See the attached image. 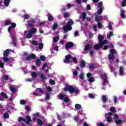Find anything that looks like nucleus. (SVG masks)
I'll use <instances>...</instances> for the list:
<instances>
[{
    "label": "nucleus",
    "mask_w": 126,
    "mask_h": 126,
    "mask_svg": "<svg viewBox=\"0 0 126 126\" xmlns=\"http://www.w3.org/2000/svg\"><path fill=\"white\" fill-rule=\"evenodd\" d=\"M49 83L52 85H55V84H56V82L54 80H50Z\"/></svg>",
    "instance_id": "53"
},
{
    "label": "nucleus",
    "mask_w": 126,
    "mask_h": 126,
    "mask_svg": "<svg viewBox=\"0 0 126 126\" xmlns=\"http://www.w3.org/2000/svg\"><path fill=\"white\" fill-rule=\"evenodd\" d=\"M126 0H123V1H122V6L123 7H125V6H126Z\"/></svg>",
    "instance_id": "51"
},
{
    "label": "nucleus",
    "mask_w": 126,
    "mask_h": 126,
    "mask_svg": "<svg viewBox=\"0 0 126 126\" xmlns=\"http://www.w3.org/2000/svg\"><path fill=\"white\" fill-rule=\"evenodd\" d=\"M106 121L108 122V123H112L113 122V118L110 116H108L106 118Z\"/></svg>",
    "instance_id": "28"
},
{
    "label": "nucleus",
    "mask_w": 126,
    "mask_h": 126,
    "mask_svg": "<svg viewBox=\"0 0 126 126\" xmlns=\"http://www.w3.org/2000/svg\"><path fill=\"white\" fill-rule=\"evenodd\" d=\"M18 121L19 123H21V122H26V120L23 118H21V117L19 118Z\"/></svg>",
    "instance_id": "34"
},
{
    "label": "nucleus",
    "mask_w": 126,
    "mask_h": 126,
    "mask_svg": "<svg viewBox=\"0 0 126 126\" xmlns=\"http://www.w3.org/2000/svg\"><path fill=\"white\" fill-rule=\"evenodd\" d=\"M64 91L66 92V91H68L70 94H73V93H75V94H77L78 93V89L74 88L73 86H66L63 89Z\"/></svg>",
    "instance_id": "3"
},
{
    "label": "nucleus",
    "mask_w": 126,
    "mask_h": 126,
    "mask_svg": "<svg viewBox=\"0 0 126 126\" xmlns=\"http://www.w3.org/2000/svg\"><path fill=\"white\" fill-rule=\"evenodd\" d=\"M110 110L112 113H115V112H116V108H115L114 107H111L110 108Z\"/></svg>",
    "instance_id": "45"
},
{
    "label": "nucleus",
    "mask_w": 126,
    "mask_h": 126,
    "mask_svg": "<svg viewBox=\"0 0 126 126\" xmlns=\"http://www.w3.org/2000/svg\"><path fill=\"white\" fill-rule=\"evenodd\" d=\"M4 118L5 119H9V114L7 113H5L4 114Z\"/></svg>",
    "instance_id": "41"
},
{
    "label": "nucleus",
    "mask_w": 126,
    "mask_h": 126,
    "mask_svg": "<svg viewBox=\"0 0 126 126\" xmlns=\"http://www.w3.org/2000/svg\"><path fill=\"white\" fill-rule=\"evenodd\" d=\"M70 14L69 13H67V12H65L63 15V17L64 18H68V17H69L70 16Z\"/></svg>",
    "instance_id": "31"
},
{
    "label": "nucleus",
    "mask_w": 126,
    "mask_h": 126,
    "mask_svg": "<svg viewBox=\"0 0 126 126\" xmlns=\"http://www.w3.org/2000/svg\"><path fill=\"white\" fill-rule=\"evenodd\" d=\"M31 76H32V78H36V77H37V73L32 72L31 73Z\"/></svg>",
    "instance_id": "32"
},
{
    "label": "nucleus",
    "mask_w": 126,
    "mask_h": 126,
    "mask_svg": "<svg viewBox=\"0 0 126 126\" xmlns=\"http://www.w3.org/2000/svg\"><path fill=\"white\" fill-rule=\"evenodd\" d=\"M24 19L28 20L29 18V15L27 14H26L24 16Z\"/></svg>",
    "instance_id": "62"
},
{
    "label": "nucleus",
    "mask_w": 126,
    "mask_h": 126,
    "mask_svg": "<svg viewBox=\"0 0 126 126\" xmlns=\"http://www.w3.org/2000/svg\"><path fill=\"white\" fill-rule=\"evenodd\" d=\"M8 56H9V49H6L3 53V56L5 58H7V57H8Z\"/></svg>",
    "instance_id": "12"
},
{
    "label": "nucleus",
    "mask_w": 126,
    "mask_h": 126,
    "mask_svg": "<svg viewBox=\"0 0 126 126\" xmlns=\"http://www.w3.org/2000/svg\"><path fill=\"white\" fill-rule=\"evenodd\" d=\"M3 60L5 63H7V62H9V59H8L7 58H3Z\"/></svg>",
    "instance_id": "61"
},
{
    "label": "nucleus",
    "mask_w": 126,
    "mask_h": 126,
    "mask_svg": "<svg viewBox=\"0 0 126 126\" xmlns=\"http://www.w3.org/2000/svg\"><path fill=\"white\" fill-rule=\"evenodd\" d=\"M10 27H11V28H15V27H16V24L12 23V24H11Z\"/></svg>",
    "instance_id": "58"
},
{
    "label": "nucleus",
    "mask_w": 126,
    "mask_h": 126,
    "mask_svg": "<svg viewBox=\"0 0 126 126\" xmlns=\"http://www.w3.org/2000/svg\"><path fill=\"white\" fill-rule=\"evenodd\" d=\"M121 16L122 18L125 19L126 18V14H125V10L121 9Z\"/></svg>",
    "instance_id": "19"
},
{
    "label": "nucleus",
    "mask_w": 126,
    "mask_h": 126,
    "mask_svg": "<svg viewBox=\"0 0 126 126\" xmlns=\"http://www.w3.org/2000/svg\"><path fill=\"white\" fill-rule=\"evenodd\" d=\"M39 78H40L42 82L43 83H46V80H47V77H46V75H45V74L44 73H41L40 75H39Z\"/></svg>",
    "instance_id": "5"
},
{
    "label": "nucleus",
    "mask_w": 126,
    "mask_h": 126,
    "mask_svg": "<svg viewBox=\"0 0 126 126\" xmlns=\"http://www.w3.org/2000/svg\"><path fill=\"white\" fill-rule=\"evenodd\" d=\"M11 23V21L10 20H6L5 21L4 25L5 26H8V25H9Z\"/></svg>",
    "instance_id": "33"
},
{
    "label": "nucleus",
    "mask_w": 126,
    "mask_h": 126,
    "mask_svg": "<svg viewBox=\"0 0 126 126\" xmlns=\"http://www.w3.org/2000/svg\"><path fill=\"white\" fill-rule=\"evenodd\" d=\"M60 40V37L59 36H56L53 39V41L56 43Z\"/></svg>",
    "instance_id": "40"
},
{
    "label": "nucleus",
    "mask_w": 126,
    "mask_h": 126,
    "mask_svg": "<svg viewBox=\"0 0 126 126\" xmlns=\"http://www.w3.org/2000/svg\"><path fill=\"white\" fill-rule=\"evenodd\" d=\"M33 37V34L29 31V32L27 35V39H30Z\"/></svg>",
    "instance_id": "25"
},
{
    "label": "nucleus",
    "mask_w": 126,
    "mask_h": 126,
    "mask_svg": "<svg viewBox=\"0 0 126 126\" xmlns=\"http://www.w3.org/2000/svg\"><path fill=\"white\" fill-rule=\"evenodd\" d=\"M109 60L113 61L115 60V55L113 54H110L108 56Z\"/></svg>",
    "instance_id": "21"
},
{
    "label": "nucleus",
    "mask_w": 126,
    "mask_h": 126,
    "mask_svg": "<svg viewBox=\"0 0 126 126\" xmlns=\"http://www.w3.org/2000/svg\"><path fill=\"white\" fill-rule=\"evenodd\" d=\"M87 15L86 14V12H84L82 13V19H83V20H85V19H86V18L87 17H86Z\"/></svg>",
    "instance_id": "29"
},
{
    "label": "nucleus",
    "mask_w": 126,
    "mask_h": 126,
    "mask_svg": "<svg viewBox=\"0 0 126 126\" xmlns=\"http://www.w3.org/2000/svg\"><path fill=\"white\" fill-rule=\"evenodd\" d=\"M110 54H112L113 55H114V54H116V50L112 49L110 50Z\"/></svg>",
    "instance_id": "56"
},
{
    "label": "nucleus",
    "mask_w": 126,
    "mask_h": 126,
    "mask_svg": "<svg viewBox=\"0 0 126 126\" xmlns=\"http://www.w3.org/2000/svg\"><path fill=\"white\" fill-rule=\"evenodd\" d=\"M74 24V22L72 20H70L68 21L67 23V25L64 26L63 27V30L65 31V32H67V31H70V30H72V25Z\"/></svg>",
    "instance_id": "2"
},
{
    "label": "nucleus",
    "mask_w": 126,
    "mask_h": 126,
    "mask_svg": "<svg viewBox=\"0 0 126 126\" xmlns=\"http://www.w3.org/2000/svg\"><path fill=\"white\" fill-rule=\"evenodd\" d=\"M36 22V21L34 20V19H31V20L30 22L28 23V25L29 27H31L32 28H33L34 27V23Z\"/></svg>",
    "instance_id": "7"
},
{
    "label": "nucleus",
    "mask_w": 126,
    "mask_h": 126,
    "mask_svg": "<svg viewBox=\"0 0 126 126\" xmlns=\"http://www.w3.org/2000/svg\"><path fill=\"white\" fill-rule=\"evenodd\" d=\"M101 99L103 103H106V102H108V98L107 96L105 95L102 96Z\"/></svg>",
    "instance_id": "18"
},
{
    "label": "nucleus",
    "mask_w": 126,
    "mask_h": 126,
    "mask_svg": "<svg viewBox=\"0 0 126 126\" xmlns=\"http://www.w3.org/2000/svg\"><path fill=\"white\" fill-rule=\"evenodd\" d=\"M29 31L33 35V34H36V33H37V29L36 28L33 27V28Z\"/></svg>",
    "instance_id": "11"
},
{
    "label": "nucleus",
    "mask_w": 126,
    "mask_h": 126,
    "mask_svg": "<svg viewBox=\"0 0 126 126\" xmlns=\"http://www.w3.org/2000/svg\"><path fill=\"white\" fill-rule=\"evenodd\" d=\"M97 27L98 29H102V24L100 22H98L97 23Z\"/></svg>",
    "instance_id": "52"
},
{
    "label": "nucleus",
    "mask_w": 126,
    "mask_h": 126,
    "mask_svg": "<svg viewBox=\"0 0 126 126\" xmlns=\"http://www.w3.org/2000/svg\"><path fill=\"white\" fill-rule=\"evenodd\" d=\"M31 59L33 60L36 59V55L34 54H31L26 58V60L27 61H30Z\"/></svg>",
    "instance_id": "8"
},
{
    "label": "nucleus",
    "mask_w": 126,
    "mask_h": 126,
    "mask_svg": "<svg viewBox=\"0 0 126 126\" xmlns=\"http://www.w3.org/2000/svg\"><path fill=\"white\" fill-rule=\"evenodd\" d=\"M92 49V46H91L90 44H86L85 46V51H89L90 50H91Z\"/></svg>",
    "instance_id": "10"
},
{
    "label": "nucleus",
    "mask_w": 126,
    "mask_h": 126,
    "mask_svg": "<svg viewBox=\"0 0 126 126\" xmlns=\"http://www.w3.org/2000/svg\"><path fill=\"white\" fill-rule=\"evenodd\" d=\"M38 46H39V49H40V50H42V49H43L44 47V44H43V43H40L38 44Z\"/></svg>",
    "instance_id": "46"
},
{
    "label": "nucleus",
    "mask_w": 126,
    "mask_h": 126,
    "mask_svg": "<svg viewBox=\"0 0 126 126\" xmlns=\"http://www.w3.org/2000/svg\"><path fill=\"white\" fill-rule=\"evenodd\" d=\"M10 3V0H4V5L5 6H8Z\"/></svg>",
    "instance_id": "20"
},
{
    "label": "nucleus",
    "mask_w": 126,
    "mask_h": 126,
    "mask_svg": "<svg viewBox=\"0 0 126 126\" xmlns=\"http://www.w3.org/2000/svg\"><path fill=\"white\" fill-rule=\"evenodd\" d=\"M89 96L90 98H91L92 99H94V98H95V95L92 94H89Z\"/></svg>",
    "instance_id": "55"
},
{
    "label": "nucleus",
    "mask_w": 126,
    "mask_h": 126,
    "mask_svg": "<svg viewBox=\"0 0 126 126\" xmlns=\"http://www.w3.org/2000/svg\"><path fill=\"white\" fill-rule=\"evenodd\" d=\"M26 118H27V120L28 121L26 122V124H29V123H31V122H32V120H31V117H30V116L27 115L26 116Z\"/></svg>",
    "instance_id": "22"
},
{
    "label": "nucleus",
    "mask_w": 126,
    "mask_h": 126,
    "mask_svg": "<svg viewBox=\"0 0 126 126\" xmlns=\"http://www.w3.org/2000/svg\"><path fill=\"white\" fill-rule=\"evenodd\" d=\"M4 66V63H2V61H1V60H0V67H1V68H3Z\"/></svg>",
    "instance_id": "50"
},
{
    "label": "nucleus",
    "mask_w": 126,
    "mask_h": 126,
    "mask_svg": "<svg viewBox=\"0 0 126 126\" xmlns=\"http://www.w3.org/2000/svg\"><path fill=\"white\" fill-rule=\"evenodd\" d=\"M80 66L81 67H82V68H84V67L86 66V62H85V61L82 60L80 63Z\"/></svg>",
    "instance_id": "15"
},
{
    "label": "nucleus",
    "mask_w": 126,
    "mask_h": 126,
    "mask_svg": "<svg viewBox=\"0 0 126 126\" xmlns=\"http://www.w3.org/2000/svg\"><path fill=\"white\" fill-rule=\"evenodd\" d=\"M72 58V56L70 54L66 55L65 57V60H64V63H70V59Z\"/></svg>",
    "instance_id": "4"
},
{
    "label": "nucleus",
    "mask_w": 126,
    "mask_h": 126,
    "mask_svg": "<svg viewBox=\"0 0 126 126\" xmlns=\"http://www.w3.org/2000/svg\"><path fill=\"white\" fill-rule=\"evenodd\" d=\"M41 63H42L41 60H40V59H37L35 62L36 65H37V66H40V65H41Z\"/></svg>",
    "instance_id": "24"
},
{
    "label": "nucleus",
    "mask_w": 126,
    "mask_h": 126,
    "mask_svg": "<svg viewBox=\"0 0 126 126\" xmlns=\"http://www.w3.org/2000/svg\"><path fill=\"white\" fill-rule=\"evenodd\" d=\"M48 21H53L54 20V17L52 16V14L48 15Z\"/></svg>",
    "instance_id": "23"
},
{
    "label": "nucleus",
    "mask_w": 126,
    "mask_h": 126,
    "mask_svg": "<svg viewBox=\"0 0 126 126\" xmlns=\"http://www.w3.org/2000/svg\"><path fill=\"white\" fill-rule=\"evenodd\" d=\"M119 73L120 75H123V74H124V67H123V66L120 67Z\"/></svg>",
    "instance_id": "26"
},
{
    "label": "nucleus",
    "mask_w": 126,
    "mask_h": 126,
    "mask_svg": "<svg viewBox=\"0 0 126 126\" xmlns=\"http://www.w3.org/2000/svg\"><path fill=\"white\" fill-rule=\"evenodd\" d=\"M32 45H33L34 46H37L38 45V41L36 40H32Z\"/></svg>",
    "instance_id": "37"
},
{
    "label": "nucleus",
    "mask_w": 126,
    "mask_h": 126,
    "mask_svg": "<svg viewBox=\"0 0 126 126\" xmlns=\"http://www.w3.org/2000/svg\"><path fill=\"white\" fill-rule=\"evenodd\" d=\"M10 90L12 93H15V90H16L15 88L13 87H11L10 88Z\"/></svg>",
    "instance_id": "38"
},
{
    "label": "nucleus",
    "mask_w": 126,
    "mask_h": 126,
    "mask_svg": "<svg viewBox=\"0 0 126 126\" xmlns=\"http://www.w3.org/2000/svg\"><path fill=\"white\" fill-rule=\"evenodd\" d=\"M75 108L76 109V110H80V109L82 108V106L81 105L77 103L75 105Z\"/></svg>",
    "instance_id": "27"
},
{
    "label": "nucleus",
    "mask_w": 126,
    "mask_h": 126,
    "mask_svg": "<svg viewBox=\"0 0 126 126\" xmlns=\"http://www.w3.org/2000/svg\"><path fill=\"white\" fill-rule=\"evenodd\" d=\"M115 123L116 125H121L123 124V120H118L115 121Z\"/></svg>",
    "instance_id": "35"
},
{
    "label": "nucleus",
    "mask_w": 126,
    "mask_h": 126,
    "mask_svg": "<svg viewBox=\"0 0 126 126\" xmlns=\"http://www.w3.org/2000/svg\"><path fill=\"white\" fill-rule=\"evenodd\" d=\"M102 16H96L95 19L96 22H100V21H102Z\"/></svg>",
    "instance_id": "13"
},
{
    "label": "nucleus",
    "mask_w": 126,
    "mask_h": 126,
    "mask_svg": "<svg viewBox=\"0 0 126 126\" xmlns=\"http://www.w3.org/2000/svg\"><path fill=\"white\" fill-rule=\"evenodd\" d=\"M98 44H95L94 46V49L95 51L99 50V49H102L104 47V45L108 44V40H104V36L102 34H99L98 36Z\"/></svg>",
    "instance_id": "1"
},
{
    "label": "nucleus",
    "mask_w": 126,
    "mask_h": 126,
    "mask_svg": "<svg viewBox=\"0 0 126 126\" xmlns=\"http://www.w3.org/2000/svg\"><path fill=\"white\" fill-rule=\"evenodd\" d=\"M74 63H77V58H76V57H73L72 59Z\"/></svg>",
    "instance_id": "49"
},
{
    "label": "nucleus",
    "mask_w": 126,
    "mask_h": 126,
    "mask_svg": "<svg viewBox=\"0 0 126 126\" xmlns=\"http://www.w3.org/2000/svg\"><path fill=\"white\" fill-rule=\"evenodd\" d=\"M63 101H64V102H65V103H68L69 102V98L64 97Z\"/></svg>",
    "instance_id": "47"
},
{
    "label": "nucleus",
    "mask_w": 126,
    "mask_h": 126,
    "mask_svg": "<svg viewBox=\"0 0 126 126\" xmlns=\"http://www.w3.org/2000/svg\"><path fill=\"white\" fill-rule=\"evenodd\" d=\"M102 6H103V2L100 1L98 3V7L99 8H103Z\"/></svg>",
    "instance_id": "44"
},
{
    "label": "nucleus",
    "mask_w": 126,
    "mask_h": 126,
    "mask_svg": "<svg viewBox=\"0 0 126 126\" xmlns=\"http://www.w3.org/2000/svg\"><path fill=\"white\" fill-rule=\"evenodd\" d=\"M39 59H40V61H41V62H45V60H46V57L41 56L40 57Z\"/></svg>",
    "instance_id": "39"
},
{
    "label": "nucleus",
    "mask_w": 126,
    "mask_h": 126,
    "mask_svg": "<svg viewBox=\"0 0 126 126\" xmlns=\"http://www.w3.org/2000/svg\"><path fill=\"white\" fill-rule=\"evenodd\" d=\"M59 98L60 100H64V95H63V94H60L59 95Z\"/></svg>",
    "instance_id": "42"
},
{
    "label": "nucleus",
    "mask_w": 126,
    "mask_h": 126,
    "mask_svg": "<svg viewBox=\"0 0 126 126\" xmlns=\"http://www.w3.org/2000/svg\"><path fill=\"white\" fill-rule=\"evenodd\" d=\"M21 105H25L26 104V101L24 99H22L20 102Z\"/></svg>",
    "instance_id": "48"
},
{
    "label": "nucleus",
    "mask_w": 126,
    "mask_h": 126,
    "mask_svg": "<svg viewBox=\"0 0 126 126\" xmlns=\"http://www.w3.org/2000/svg\"><path fill=\"white\" fill-rule=\"evenodd\" d=\"M113 32H110L108 34H107V38H108V39H110V38H111V36H113Z\"/></svg>",
    "instance_id": "60"
},
{
    "label": "nucleus",
    "mask_w": 126,
    "mask_h": 126,
    "mask_svg": "<svg viewBox=\"0 0 126 126\" xmlns=\"http://www.w3.org/2000/svg\"><path fill=\"white\" fill-rule=\"evenodd\" d=\"M4 80L7 81L9 79V76L8 75H5L4 77Z\"/></svg>",
    "instance_id": "63"
},
{
    "label": "nucleus",
    "mask_w": 126,
    "mask_h": 126,
    "mask_svg": "<svg viewBox=\"0 0 126 126\" xmlns=\"http://www.w3.org/2000/svg\"><path fill=\"white\" fill-rule=\"evenodd\" d=\"M97 125L98 126H106V125H104V124L102 123H100L97 124Z\"/></svg>",
    "instance_id": "64"
},
{
    "label": "nucleus",
    "mask_w": 126,
    "mask_h": 126,
    "mask_svg": "<svg viewBox=\"0 0 126 126\" xmlns=\"http://www.w3.org/2000/svg\"><path fill=\"white\" fill-rule=\"evenodd\" d=\"M37 121V124L38 125V126H42L44 125V122L42 120L38 119L36 120Z\"/></svg>",
    "instance_id": "16"
},
{
    "label": "nucleus",
    "mask_w": 126,
    "mask_h": 126,
    "mask_svg": "<svg viewBox=\"0 0 126 126\" xmlns=\"http://www.w3.org/2000/svg\"><path fill=\"white\" fill-rule=\"evenodd\" d=\"M79 77L82 80H84V74L82 73V74H80L79 76Z\"/></svg>",
    "instance_id": "43"
},
{
    "label": "nucleus",
    "mask_w": 126,
    "mask_h": 126,
    "mask_svg": "<svg viewBox=\"0 0 126 126\" xmlns=\"http://www.w3.org/2000/svg\"><path fill=\"white\" fill-rule=\"evenodd\" d=\"M94 66H95V65L93 63H92L90 65L89 68H90V69H94Z\"/></svg>",
    "instance_id": "57"
},
{
    "label": "nucleus",
    "mask_w": 126,
    "mask_h": 126,
    "mask_svg": "<svg viewBox=\"0 0 126 126\" xmlns=\"http://www.w3.org/2000/svg\"><path fill=\"white\" fill-rule=\"evenodd\" d=\"M53 30L54 31H55V30H57V29H58V24L57 23H55L53 26Z\"/></svg>",
    "instance_id": "30"
},
{
    "label": "nucleus",
    "mask_w": 126,
    "mask_h": 126,
    "mask_svg": "<svg viewBox=\"0 0 126 126\" xmlns=\"http://www.w3.org/2000/svg\"><path fill=\"white\" fill-rule=\"evenodd\" d=\"M114 120H118L119 119V115L115 114L113 117Z\"/></svg>",
    "instance_id": "59"
},
{
    "label": "nucleus",
    "mask_w": 126,
    "mask_h": 126,
    "mask_svg": "<svg viewBox=\"0 0 126 126\" xmlns=\"http://www.w3.org/2000/svg\"><path fill=\"white\" fill-rule=\"evenodd\" d=\"M0 95L1 97H2L3 98H4L5 99H8V96L6 94H5L4 92H1L0 94Z\"/></svg>",
    "instance_id": "14"
},
{
    "label": "nucleus",
    "mask_w": 126,
    "mask_h": 126,
    "mask_svg": "<svg viewBox=\"0 0 126 126\" xmlns=\"http://www.w3.org/2000/svg\"><path fill=\"white\" fill-rule=\"evenodd\" d=\"M33 116H34L33 121H37V118H39V117H40V113H36L33 114Z\"/></svg>",
    "instance_id": "17"
},
{
    "label": "nucleus",
    "mask_w": 126,
    "mask_h": 126,
    "mask_svg": "<svg viewBox=\"0 0 126 126\" xmlns=\"http://www.w3.org/2000/svg\"><path fill=\"white\" fill-rule=\"evenodd\" d=\"M104 78H103V86H105L106 84H109V82L107 80V75L106 74H104L103 75Z\"/></svg>",
    "instance_id": "9"
},
{
    "label": "nucleus",
    "mask_w": 126,
    "mask_h": 126,
    "mask_svg": "<svg viewBox=\"0 0 126 126\" xmlns=\"http://www.w3.org/2000/svg\"><path fill=\"white\" fill-rule=\"evenodd\" d=\"M74 46V44L73 42L71 41H69L67 43H66L65 45V49H69L70 48H72Z\"/></svg>",
    "instance_id": "6"
},
{
    "label": "nucleus",
    "mask_w": 126,
    "mask_h": 126,
    "mask_svg": "<svg viewBox=\"0 0 126 126\" xmlns=\"http://www.w3.org/2000/svg\"><path fill=\"white\" fill-rule=\"evenodd\" d=\"M88 81H89V82H90V83L93 82L94 81V78H93V77L89 78Z\"/></svg>",
    "instance_id": "54"
},
{
    "label": "nucleus",
    "mask_w": 126,
    "mask_h": 126,
    "mask_svg": "<svg viewBox=\"0 0 126 126\" xmlns=\"http://www.w3.org/2000/svg\"><path fill=\"white\" fill-rule=\"evenodd\" d=\"M97 12L99 15H101V14H102V12H103V8H99L97 11Z\"/></svg>",
    "instance_id": "36"
}]
</instances>
